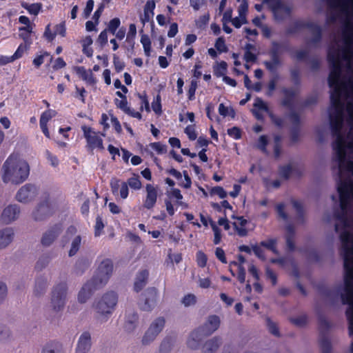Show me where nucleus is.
I'll return each mask as SVG.
<instances>
[{
    "label": "nucleus",
    "mask_w": 353,
    "mask_h": 353,
    "mask_svg": "<svg viewBox=\"0 0 353 353\" xmlns=\"http://www.w3.org/2000/svg\"><path fill=\"white\" fill-rule=\"evenodd\" d=\"M331 8H340L345 14L353 17V0H326ZM328 61H353V23H349L341 34L329 48Z\"/></svg>",
    "instance_id": "1"
},
{
    "label": "nucleus",
    "mask_w": 353,
    "mask_h": 353,
    "mask_svg": "<svg viewBox=\"0 0 353 353\" xmlns=\"http://www.w3.org/2000/svg\"><path fill=\"white\" fill-rule=\"evenodd\" d=\"M344 252V288L341 293V299L343 305L348 307L345 315L348 321L350 336H353V234L347 230L341 232L339 236ZM350 351L353 353V342Z\"/></svg>",
    "instance_id": "2"
},
{
    "label": "nucleus",
    "mask_w": 353,
    "mask_h": 353,
    "mask_svg": "<svg viewBox=\"0 0 353 353\" xmlns=\"http://www.w3.org/2000/svg\"><path fill=\"white\" fill-rule=\"evenodd\" d=\"M113 272V263L109 259L103 260L92 279L82 287L78 294L81 303L86 302L94 290L103 287L110 279Z\"/></svg>",
    "instance_id": "3"
},
{
    "label": "nucleus",
    "mask_w": 353,
    "mask_h": 353,
    "mask_svg": "<svg viewBox=\"0 0 353 353\" xmlns=\"http://www.w3.org/2000/svg\"><path fill=\"white\" fill-rule=\"evenodd\" d=\"M19 156H9L3 165L2 180L7 183L20 184L25 181L30 174V167Z\"/></svg>",
    "instance_id": "4"
},
{
    "label": "nucleus",
    "mask_w": 353,
    "mask_h": 353,
    "mask_svg": "<svg viewBox=\"0 0 353 353\" xmlns=\"http://www.w3.org/2000/svg\"><path fill=\"white\" fill-rule=\"evenodd\" d=\"M219 317L216 315L210 316L203 325L192 332L187 341L188 347L192 350L198 349L201 341L215 332L219 327Z\"/></svg>",
    "instance_id": "5"
},
{
    "label": "nucleus",
    "mask_w": 353,
    "mask_h": 353,
    "mask_svg": "<svg viewBox=\"0 0 353 353\" xmlns=\"http://www.w3.org/2000/svg\"><path fill=\"white\" fill-rule=\"evenodd\" d=\"M117 301V294L114 292H108L94 304V308L97 313L106 316L112 313Z\"/></svg>",
    "instance_id": "6"
},
{
    "label": "nucleus",
    "mask_w": 353,
    "mask_h": 353,
    "mask_svg": "<svg viewBox=\"0 0 353 353\" xmlns=\"http://www.w3.org/2000/svg\"><path fill=\"white\" fill-rule=\"evenodd\" d=\"M331 326V323L325 316L320 315L319 316V344L322 353H332V345L328 336Z\"/></svg>",
    "instance_id": "7"
},
{
    "label": "nucleus",
    "mask_w": 353,
    "mask_h": 353,
    "mask_svg": "<svg viewBox=\"0 0 353 353\" xmlns=\"http://www.w3.org/2000/svg\"><path fill=\"white\" fill-rule=\"evenodd\" d=\"M54 212V206L50 200V196L46 194L32 212V217L35 221H43L51 216Z\"/></svg>",
    "instance_id": "8"
},
{
    "label": "nucleus",
    "mask_w": 353,
    "mask_h": 353,
    "mask_svg": "<svg viewBox=\"0 0 353 353\" xmlns=\"http://www.w3.org/2000/svg\"><path fill=\"white\" fill-rule=\"evenodd\" d=\"M66 292L67 285L65 283H61L54 288L52 292L51 303L54 311L59 312L64 307Z\"/></svg>",
    "instance_id": "9"
},
{
    "label": "nucleus",
    "mask_w": 353,
    "mask_h": 353,
    "mask_svg": "<svg viewBox=\"0 0 353 353\" xmlns=\"http://www.w3.org/2000/svg\"><path fill=\"white\" fill-rule=\"evenodd\" d=\"M165 321L163 317L157 318L150 326L145 333L142 343L144 345L149 344L154 341L156 336L161 332L165 325Z\"/></svg>",
    "instance_id": "10"
},
{
    "label": "nucleus",
    "mask_w": 353,
    "mask_h": 353,
    "mask_svg": "<svg viewBox=\"0 0 353 353\" xmlns=\"http://www.w3.org/2000/svg\"><path fill=\"white\" fill-rule=\"evenodd\" d=\"M38 194L34 185L27 183L22 186L16 194V199L21 203H28L33 200Z\"/></svg>",
    "instance_id": "11"
},
{
    "label": "nucleus",
    "mask_w": 353,
    "mask_h": 353,
    "mask_svg": "<svg viewBox=\"0 0 353 353\" xmlns=\"http://www.w3.org/2000/svg\"><path fill=\"white\" fill-rule=\"evenodd\" d=\"M159 186L148 183L145 185L146 196L143 200V206L147 210L152 209L157 201L159 196Z\"/></svg>",
    "instance_id": "12"
},
{
    "label": "nucleus",
    "mask_w": 353,
    "mask_h": 353,
    "mask_svg": "<svg viewBox=\"0 0 353 353\" xmlns=\"http://www.w3.org/2000/svg\"><path fill=\"white\" fill-rule=\"evenodd\" d=\"M82 130L87 140L88 145L92 150L103 149V141L99 134L94 132L91 128L83 126Z\"/></svg>",
    "instance_id": "13"
},
{
    "label": "nucleus",
    "mask_w": 353,
    "mask_h": 353,
    "mask_svg": "<svg viewBox=\"0 0 353 353\" xmlns=\"http://www.w3.org/2000/svg\"><path fill=\"white\" fill-rule=\"evenodd\" d=\"M63 229L61 223H57L45 232L41 238V243L44 246H49L59 235Z\"/></svg>",
    "instance_id": "14"
},
{
    "label": "nucleus",
    "mask_w": 353,
    "mask_h": 353,
    "mask_svg": "<svg viewBox=\"0 0 353 353\" xmlns=\"http://www.w3.org/2000/svg\"><path fill=\"white\" fill-rule=\"evenodd\" d=\"M20 213L19 207L17 205H9L2 212L1 219L5 224H9L16 220Z\"/></svg>",
    "instance_id": "15"
},
{
    "label": "nucleus",
    "mask_w": 353,
    "mask_h": 353,
    "mask_svg": "<svg viewBox=\"0 0 353 353\" xmlns=\"http://www.w3.org/2000/svg\"><path fill=\"white\" fill-rule=\"evenodd\" d=\"M145 293L146 297L144 303L141 305V309L145 311H150L156 304L158 290L154 287L148 288Z\"/></svg>",
    "instance_id": "16"
},
{
    "label": "nucleus",
    "mask_w": 353,
    "mask_h": 353,
    "mask_svg": "<svg viewBox=\"0 0 353 353\" xmlns=\"http://www.w3.org/2000/svg\"><path fill=\"white\" fill-rule=\"evenodd\" d=\"M271 1H273L272 11L276 19L282 20L289 14V9L279 0H264L263 3H269Z\"/></svg>",
    "instance_id": "17"
},
{
    "label": "nucleus",
    "mask_w": 353,
    "mask_h": 353,
    "mask_svg": "<svg viewBox=\"0 0 353 353\" xmlns=\"http://www.w3.org/2000/svg\"><path fill=\"white\" fill-rule=\"evenodd\" d=\"M232 219L237 221L232 223V225L234 230L236 232V234L241 237L246 236L248 234V231L245 228V226L248 224V221L243 216H239L232 215Z\"/></svg>",
    "instance_id": "18"
},
{
    "label": "nucleus",
    "mask_w": 353,
    "mask_h": 353,
    "mask_svg": "<svg viewBox=\"0 0 353 353\" xmlns=\"http://www.w3.org/2000/svg\"><path fill=\"white\" fill-rule=\"evenodd\" d=\"M91 347V336L88 332H84L79 339L75 353H87Z\"/></svg>",
    "instance_id": "19"
},
{
    "label": "nucleus",
    "mask_w": 353,
    "mask_h": 353,
    "mask_svg": "<svg viewBox=\"0 0 353 353\" xmlns=\"http://www.w3.org/2000/svg\"><path fill=\"white\" fill-rule=\"evenodd\" d=\"M149 277V272L148 270L139 271L135 278L134 283V290L139 292L146 285Z\"/></svg>",
    "instance_id": "20"
},
{
    "label": "nucleus",
    "mask_w": 353,
    "mask_h": 353,
    "mask_svg": "<svg viewBox=\"0 0 353 353\" xmlns=\"http://www.w3.org/2000/svg\"><path fill=\"white\" fill-rule=\"evenodd\" d=\"M334 161H338L339 172L341 174L343 172L353 171V161L347 157H353V156H334Z\"/></svg>",
    "instance_id": "21"
},
{
    "label": "nucleus",
    "mask_w": 353,
    "mask_h": 353,
    "mask_svg": "<svg viewBox=\"0 0 353 353\" xmlns=\"http://www.w3.org/2000/svg\"><path fill=\"white\" fill-rule=\"evenodd\" d=\"M222 343L221 339L219 336H214L212 339L206 341L203 346V353H214Z\"/></svg>",
    "instance_id": "22"
},
{
    "label": "nucleus",
    "mask_w": 353,
    "mask_h": 353,
    "mask_svg": "<svg viewBox=\"0 0 353 353\" xmlns=\"http://www.w3.org/2000/svg\"><path fill=\"white\" fill-rule=\"evenodd\" d=\"M14 238L13 230L10 228H6L0 230V249L8 245Z\"/></svg>",
    "instance_id": "23"
},
{
    "label": "nucleus",
    "mask_w": 353,
    "mask_h": 353,
    "mask_svg": "<svg viewBox=\"0 0 353 353\" xmlns=\"http://www.w3.org/2000/svg\"><path fill=\"white\" fill-rule=\"evenodd\" d=\"M75 70L82 79L89 84L93 85L95 83L96 81L90 70H86L83 67H76Z\"/></svg>",
    "instance_id": "24"
},
{
    "label": "nucleus",
    "mask_w": 353,
    "mask_h": 353,
    "mask_svg": "<svg viewBox=\"0 0 353 353\" xmlns=\"http://www.w3.org/2000/svg\"><path fill=\"white\" fill-rule=\"evenodd\" d=\"M234 265L237 268V279L241 283H244L245 281V270L244 267L236 261H232L230 263V272L232 276H235L234 272L232 269V266Z\"/></svg>",
    "instance_id": "25"
},
{
    "label": "nucleus",
    "mask_w": 353,
    "mask_h": 353,
    "mask_svg": "<svg viewBox=\"0 0 353 353\" xmlns=\"http://www.w3.org/2000/svg\"><path fill=\"white\" fill-rule=\"evenodd\" d=\"M41 353H63L62 345L58 341H51L43 347Z\"/></svg>",
    "instance_id": "26"
},
{
    "label": "nucleus",
    "mask_w": 353,
    "mask_h": 353,
    "mask_svg": "<svg viewBox=\"0 0 353 353\" xmlns=\"http://www.w3.org/2000/svg\"><path fill=\"white\" fill-rule=\"evenodd\" d=\"M264 65L270 72H274L277 69V68L281 65V61L276 51H273L271 53V61H265Z\"/></svg>",
    "instance_id": "27"
},
{
    "label": "nucleus",
    "mask_w": 353,
    "mask_h": 353,
    "mask_svg": "<svg viewBox=\"0 0 353 353\" xmlns=\"http://www.w3.org/2000/svg\"><path fill=\"white\" fill-rule=\"evenodd\" d=\"M292 172L293 166L290 163L280 165L278 168L279 176L286 181L290 179V176L292 175Z\"/></svg>",
    "instance_id": "28"
},
{
    "label": "nucleus",
    "mask_w": 353,
    "mask_h": 353,
    "mask_svg": "<svg viewBox=\"0 0 353 353\" xmlns=\"http://www.w3.org/2000/svg\"><path fill=\"white\" fill-rule=\"evenodd\" d=\"M47 287V280L43 277H39L36 279L34 293L39 296L44 293Z\"/></svg>",
    "instance_id": "29"
},
{
    "label": "nucleus",
    "mask_w": 353,
    "mask_h": 353,
    "mask_svg": "<svg viewBox=\"0 0 353 353\" xmlns=\"http://www.w3.org/2000/svg\"><path fill=\"white\" fill-rule=\"evenodd\" d=\"M260 245L261 247L265 248L266 249L270 250L274 254H278L279 251L277 250V240L276 239H269L267 241H262L260 242Z\"/></svg>",
    "instance_id": "30"
},
{
    "label": "nucleus",
    "mask_w": 353,
    "mask_h": 353,
    "mask_svg": "<svg viewBox=\"0 0 353 353\" xmlns=\"http://www.w3.org/2000/svg\"><path fill=\"white\" fill-rule=\"evenodd\" d=\"M20 34L19 37L21 38L25 43L30 45L31 39L30 34L32 32V26H25L21 27L19 29Z\"/></svg>",
    "instance_id": "31"
},
{
    "label": "nucleus",
    "mask_w": 353,
    "mask_h": 353,
    "mask_svg": "<svg viewBox=\"0 0 353 353\" xmlns=\"http://www.w3.org/2000/svg\"><path fill=\"white\" fill-rule=\"evenodd\" d=\"M347 210H347H341V212L334 214L336 219L340 221L344 228H349L351 225V221L347 214Z\"/></svg>",
    "instance_id": "32"
},
{
    "label": "nucleus",
    "mask_w": 353,
    "mask_h": 353,
    "mask_svg": "<svg viewBox=\"0 0 353 353\" xmlns=\"http://www.w3.org/2000/svg\"><path fill=\"white\" fill-rule=\"evenodd\" d=\"M138 319L139 316L136 312H134L131 316H129L125 323V330L128 332L132 331L136 327Z\"/></svg>",
    "instance_id": "33"
},
{
    "label": "nucleus",
    "mask_w": 353,
    "mask_h": 353,
    "mask_svg": "<svg viewBox=\"0 0 353 353\" xmlns=\"http://www.w3.org/2000/svg\"><path fill=\"white\" fill-rule=\"evenodd\" d=\"M174 340L171 336L165 337L161 343L159 351L161 353H168L173 345Z\"/></svg>",
    "instance_id": "34"
},
{
    "label": "nucleus",
    "mask_w": 353,
    "mask_h": 353,
    "mask_svg": "<svg viewBox=\"0 0 353 353\" xmlns=\"http://www.w3.org/2000/svg\"><path fill=\"white\" fill-rule=\"evenodd\" d=\"M313 37L308 41V45L315 46L321 39V30L319 26H314L312 28Z\"/></svg>",
    "instance_id": "35"
},
{
    "label": "nucleus",
    "mask_w": 353,
    "mask_h": 353,
    "mask_svg": "<svg viewBox=\"0 0 353 353\" xmlns=\"http://www.w3.org/2000/svg\"><path fill=\"white\" fill-rule=\"evenodd\" d=\"M81 242L80 236H77L72 241L71 248L69 250V256H72L79 251Z\"/></svg>",
    "instance_id": "36"
},
{
    "label": "nucleus",
    "mask_w": 353,
    "mask_h": 353,
    "mask_svg": "<svg viewBox=\"0 0 353 353\" xmlns=\"http://www.w3.org/2000/svg\"><path fill=\"white\" fill-rule=\"evenodd\" d=\"M22 7L28 10V11L34 15H37L41 8V3H32L28 4L27 3H23Z\"/></svg>",
    "instance_id": "37"
},
{
    "label": "nucleus",
    "mask_w": 353,
    "mask_h": 353,
    "mask_svg": "<svg viewBox=\"0 0 353 353\" xmlns=\"http://www.w3.org/2000/svg\"><path fill=\"white\" fill-rule=\"evenodd\" d=\"M137 34L136 26L132 23L129 26V31L127 34L126 41L132 46L134 47V39Z\"/></svg>",
    "instance_id": "38"
},
{
    "label": "nucleus",
    "mask_w": 353,
    "mask_h": 353,
    "mask_svg": "<svg viewBox=\"0 0 353 353\" xmlns=\"http://www.w3.org/2000/svg\"><path fill=\"white\" fill-rule=\"evenodd\" d=\"M126 183L132 189L135 190H140L142 186L139 177L137 175H134V176L129 178Z\"/></svg>",
    "instance_id": "39"
},
{
    "label": "nucleus",
    "mask_w": 353,
    "mask_h": 353,
    "mask_svg": "<svg viewBox=\"0 0 353 353\" xmlns=\"http://www.w3.org/2000/svg\"><path fill=\"white\" fill-rule=\"evenodd\" d=\"M196 260L197 265L200 268H205L207 265V255L202 251L199 250L196 254Z\"/></svg>",
    "instance_id": "40"
},
{
    "label": "nucleus",
    "mask_w": 353,
    "mask_h": 353,
    "mask_svg": "<svg viewBox=\"0 0 353 353\" xmlns=\"http://www.w3.org/2000/svg\"><path fill=\"white\" fill-rule=\"evenodd\" d=\"M266 322L269 332L276 336H279L280 333L277 324L273 322L270 317L266 318Z\"/></svg>",
    "instance_id": "41"
},
{
    "label": "nucleus",
    "mask_w": 353,
    "mask_h": 353,
    "mask_svg": "<svg viewBox=\"0 0 353 353\" xmlns=\"http://www.w3.org/2000/svg\"><path fill=\"white\" fill-rule=\"evenodd\" d=\"M211 227H212V229L214 232V240H213V242L215 245H217V244H219L221 241V231L220 230V228L216 226V225L212 221H211Z\"/></svg>",
    "instance_id": "42"
},
{
    "label": "nucleus",
    "mask_w": 353,
    "mask_h": 353,
    "mask_svg": "<svg viewBox=\"0 0 353 353\" xmlns=\"http://www.w3.org/2000/svg\"><path fill=\"white\" fill-rule=\"evenodd\" d=\"M104 226L105 225H104L102 218L99 215H98L96 218V222H95V225H94V236H99L102 234Z\"/></svg>",
    "instance_id": "43"
},
{
    "label": "nucleus",
    "mask_w": 353,
    "mask_h": 353,
    "mask_svg": "<svg viewBox=\"0 0 353 353\" xmlns=\"http://www.w3.org/2000/svg\"><path fill=\"white\" fill-rule=\"evenodd\" d=\"M141 43H142L144 52L146 56L149 57L150 54V46L151 41L149 37L146 34H143L141 38Z\"/></svg>",
    "instance_id": "44"
},
{
    "label": "nucleus",
    "mask_w": 353,
    "mask_h": 353,
    "mask_svg": "<svg viewBox=\"0 0 353 353\" xmlns=\"http://www.w3.org/2000/svg\"><path fill=\"white\" fill-rule=\"evenodd\" d=\"M290 321L296 326L303 327L307 324V317L305 314H303L295 318H290Z\"/></svg>",
    "instance_id": "45"
},
{
    "label": "nucleus",
    "mask_w": 353,
    "mask_h": 353,
    "mask_svg": "<svg viewBox=\"0 0 353 353\" xmlns=\"http://www.w3.org/2000/svg\"><path fill=\"white\" fill-rule=\"evenodd\" d=\"M121 24L120 19L119 18H114L110 21L108 28L105 29L108 32L114 34L117 28Z\"/></svg>",
    "instance_id": "46"
},
{
    "label": "nucleus",
    "mask_w": 353,
    "mask_h": 353,
    "mask_svg": "<svg viewBox=\"0 0 353 353\" xmlns=\"http://www.w3.org/2000/svg\"><path fill=\"white\" fill-rule=\"evenodd\" d=\"M227 63L225 61L220 62L218 65L214 68V74L219 77L221 76H225V73L227 71Z\"/></svg>",
    "instance_id": "47"
},
{
    "label": "nucleus",
    "mask_w": 353,
    "mask_h": 353,
    "mask_svg": "<svg viewBox=\"0 0 353 353\" xmlns=\"http://www.w3.org/2000/svg\"><path fill=\"white\" fill-rule=\"evenodd\" d=\"M181 302L185 307H188L196 303V297L193 294H188L184 296Z\"/></svg>",
    "instance_id": "48"
},
{
    "label": "nucleus",
    "mask_w": 353,
    "mask_h": 353,
    "mask_svg": "<svg viewBox=\"0 0 353 353\" xmlns=\"http://www.w3.org/2000/svg\"><path fill=\"white\" fill-rule=\"evenodd\" d=\"M252 250L256 256L259 259L264 261L265 260V255L264 253V250L261 248V246L258 244H254L252 245Z\"/></svg>",
    "instance_id": "49"
},
{
    "label": "nucleus",
    "mask_w": 353,
    "mask_h": 353,
    "mask_svg": "<svg viewBox=\"0 0 353 353\" xmlns=\"http://www.w3.org/2000/svg\"><path fill=\"white\" fill-rule=\"evenodd\" d=\"M57 114L56 111L52 110H48L44 112L40 118V123H46L48 121Z\"/></svg>",
    "instance_id": "50"
},
{
    "label": "nucleus",
    "mask_w": 353,
    "mask_h": 353,
    "mask_svg": "<svg viewBox=\"0 0 353 353\" xmlns=\"http://www.w3.org/2000/svg\"><path fill=\"white\" fill-rule=\"evenodd\" d=\"M29 46V44L25 43L21 44L17 48L15 53L11 57L12 59H13V61L20 58L23 55V54L28 50Z\"/></svg>",
    "instance_id": "51"
},
{
    "label": "nucleus",
    "mask_w": 353,
    "mask_h": 353,
    "mask_svg": "<svg viewBox=\"0 0 353 353\" xmlns=\"http://www.w3.org/2000/svg\"><path fill=\"white\" fill-rule=\"evenodd\" d=\"M292 203L299 216L303 220L304 210L302 203L296 200H292Z\"/></svg>",
    "instance_id": "52"
},
{
    "label": "nucleus",
    "mask_w": 353,
    "mask_h": 353,
    "mask_svg": "<svg viewBox=\"0 0 353 353\" xmlns=\"http://www.w3.org/2000/svg\"><path fill=\"white\" fill-rule=\"evenodd\" d=\"M254 107L257 108L259 110L265 111L268 114L271 111L269 110L266 103L261 99L257 97L255 99Z\"/></svg>",
    "instance_id": "53"
},
{
    "label": "nucleus",
    "mask_w": 353,
    "mask_h": 353,
    "mask_svg": "<svg viewBox=\"0 0 353 353\" xmlns=\"http://www.w3.org/2000/svg\"><path fill=\"white\" fill-rule=\"evenodd\" d=\"M115 104L117 108L121 109L125 113H130V108L128 107V102L126 99L122 100L116 99Z\"/></svg>",
    "instance_id": "54"
},
{
    "label": "nucleus",
    "mask_w": 353,
    "mask_h": 353,
    "mask_svg": "<svg viewBox=\"0 0 353 353\" xmlns=\"http://www.w3.org/2000/svg\"><path fill=\"white\" fill-rule=\"evenodd\" d=\"M152 108L154 112L157 114H161L162 112L161 110V97L160 95H157L156 100L152 103Z\"/></svg>",
    "instance_id": "55"
},
{
    "label": "nucleus",
    "mask_w": 353,
    "mask_h": 353,
    "mask_svg": "<svg viewBox=\"0 0 353 353\" xmlns=\"http://www.w3.org/2000/svg\"><path fill=\"white\" fill-rule=\"evenodd\" d=\"M49 257L48 256H42L41 257L37 262L35 265V269L37 270H41L43 268H45L49 263Z\"/></svg>",
    "instance_id": "56"
},
{
    "label": "nucleus",
    "mask_w": 353,
    "mask_h": 353,
    "mask_svg": "<svg viewBox=\"0 0 353 353\" xmlns=\"http://www.w3.org/2000/svg\"><path fill=\"white\" fill-rule=\"evenodd\" d=\"M215 256L222 263L225 264L228 263L225 251L223 248L219 247L216 248L215 250Z\"/></svg>",
    "instance_id": "57"
},
{
    "label": "nucleus",
    "mask_w": 353,
    "mask_h": 353,
    "mask_svg": "<svg viewBox=\"0 0 353 353\" xmlns=\"http://www.w3.org/2000/svg\"><path fill=\"white\" fill-rule=\"evenodd\" d=\"M211 194L218 195L221 199H224L227 196V192L221 186L214 187L211 190Z\"/></svg>",
    "instance_id": "58"
},
{
    "label": "nucleus",
    "mask_w": 353,
    "mask_h": 353,
    "mask_svg": "<svg viewBox=\"0 0 353 353\" xmlns=\"http://www.w3.org/2000/svg\"><path fill=\"white\" fill-rule=\"evenodd\" d=\"M215 48L218 51L221 52L228 51V48L225 46V40L223 37H219L217 39L215 43Z\"/></svg>",
    "instance_id": "59"
},
{
    "label": "nucleus",
    "mask_w": 353,
    "mask_h": 353,
    "mask_svg": "<svg viewBox=\"0 0 353 353\" xmlns=\"http://www.w3.org/2000/svg\"><path fill=\"white\" fill-rule=\"evenodd\" d=\"M128 194H129L128 185L127 184L126 182H122L121 183V187H120V190H119L120 196L123 199H125L128 196Z\"/></svg>",
    "instance_id": "60"
},
{
    "label": "nucleus",
    "mask_w": 353,
    "mask_h": 353,
    "mask_svg": "<svg viewBox=\"0 0 353 353\" xmlns=\"http://www.w3.org/2000/svg\"><path fill=\"white\" fill-rule=\"evenodd\" d=\"M121 187V181L119 179H113L110 181V188L113 194H117L119 189Z\"/></svg>",
    "instance_id": "61"
},
{
    "label": "nucleus",
    "mask_w": 353,
    "mask_h": 353,
    "mask_svg": "<svg viewBox=\"0 0 353 353\" xmlns=\"http://www.w3.org/2000/svg\"><path fill=\"white\" fill-rule=\"evenodd\" d=\"M90 265V262L88 259H79L77 263H76V269H80V268H83V270L81 271V274L83 273V270L85 269H87Z\"/></svg>",
    "instance_id": "62"
},
{
    "label": "nucleus",
    "mask_w": 353,
    "mask_h": 353,
    "mask_svg": "<svg viewBox=\"0 0 353 353\" xmlns=\"http://www.w3.org/2000/svg\"><path fill=\"white\" fill-rule=\"evenodd\" d=\"M107 32V30L105 29L100 33L97 39V42L100 44L101 47H103L108 42Z\"/></svg>",
    "instance_id": "63"
},
{
    "label": "nucleus",
    "mask_w": 353,
    "mask_h": 353,
    "mask_svg": "<svg viewBox=\"0 0 353 353\" xmlns=\"http://www.w3.org/2000/svg\"><path fill=\"white\" fill-rule=\"evenodd\" d=\"M185 132L191 140H195L196 139V134L194 125H188L185 129Z\"/></svg>",
    "instance_id": "64"
}]
</instances>
